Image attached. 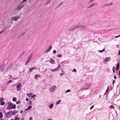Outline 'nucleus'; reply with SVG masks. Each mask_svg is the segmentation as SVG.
I'll use <instances>...</instances> for the list:
<instances>
[{"label": "nucleus", "instance_id": "nucleus-1", "mask_svg": "<svg viewBox=\"0 0 120 120\" xmlns=\"http://www.w3.org/2000/svg\"><path fill=\"white\" fill-rule=\"evenodd\" d=\"M8 104L9 105V108L8 109H14L16 108V105L15 104H14L13 105L11 103H9Z\"/></svg>", "mask_w": 120, "mask_h": 120}, {"label": "nucleus", "instance_id": "nucleus-2", "mask_svg": "<svg viewBox=\"0 0 120 120\" xmlns=\"http://www.w3.org/2000/svg\"><path fill=\"white\" fill-rule=\"evenodd\" d=\"M56 88V85L52 86L49 88V91L51 92H53L55 90Z\"/></svg>", "mask_w": 120, "mask_h": 120}, {"label": "nucleus", "instance_id": "nucleus-3", "mask_svg": "<svg viewBox=\"0 0 120 120\" xmlns=\"http://www.w3.org/2000/svg\"><path fill=\"white\" fill-rule=\"evenodd\" d=\"M11 112V111H10L5 113V117L7 118H9L11 116V114L10 113Z\"/></svg>", "mask_w": 120, "mask_h": 120}, {"label": "nucleus", "instance_id": "nucleus-4", "mask_svg": "<svg viewBox=\"0 0 120 120\" xmlns=\"http://www.w3.org/2000/svg\"><path fill=\"white\" fill-rule=\"evenodd\" d=\"M24 4H20L18 5L16 8L17 10H19L21 9L23 7H24Z\"/></svg>", "mask_w": 120, "mask_h": 120}, {"label": "nucleus", "instance_id": "nucleus-5", "mask_svg": "<svg viewBox=\"0 0 120 120\" xmlns=\"http://www.w3.org/2000/svg\"><path fill=\"white\" fill-rule=\"evenodd\" d=\"M20 17V16L13 17H12L11 19L13 20H14L16 21H17Z\"/></svg>", "mask_w": 120, "mask_h": 120}, {"label": "nucleus", "instance_id": "nucleus-6", "mask_svg": "<svg viewBox=\"0 0 120 120\" xmlns=\"http://www.w3.org/2000/svg\"><path fill=\"white\" fill-rule=\"evenodd\" d=\"M86 70H87L88 71L87 72H93L94 71V70L93 68H86Z\"/></svg>", "mask_w": 120, "mask_h": 120}, {"label": "nucleus", "instance_id": "nucleus-7", "mask_svg": "<svg viewBox=\"0 0 120 120\" xmlns=\"http://www.w3.org/2000/svg\"><path fill=\"white\" fill-rule=\"evenodd\" d=\"M22 86L21 85V83H19L18 85H17L16 86L17 88V91H19L20 90V89H21Z\"/></svg>", "mask_w": 120, "mask_h": 120}, {"label": "nucleus", "instance_id": "nucleus-8", "mask_svg": "<svg viewBox=\"0 0 120 120\" xmlns=\"http://www.w3.org/2000/svg\"><path fill=\"white\" fill-rule=\"evenodd\" d=\"M86 28L85 26L81 25H78V28H80L81 29H84Z\"/></svg>", "mask_w": 120, "mask_h": 120}, {"label": "nucleus", "instance_id": "nucleus-9", "mask_svg": "<svg viewBox=\"0 0 120 120\" xmlns=\"http://www.w3.org/2000/svg\"><path fill=\"white\" fill-rule=\"evenodd\" d=\"M52 48V46L51 45L48 48V49L45 51V52L46 53L50 51Z\"/></svg>", "mask_w": 120, "mask_h": 120}, {"label": "nucleus", "instance_id": "nucleus-10", "mask_svg": "<svg viewBox=\"0 0 120 120\" xmlns=\"http://www.w3.org/2000/svg\"><path fill=\"white\" fill-rule=\"evenodd\" d=\"M110 58L109 57L105 58L104 59L103 61L104 62H108L110 60Z\"/></svg>", "mask_w": 120, "mask_h": 120}, {"label": "nucleus", "instance_id": "nucleus-11", "mask_svg": "<svg viewBox=\"0 0 120 120\" xmlns=\"http://www.w3.org/2000/svg\"><path fill=\"white\" fill-rule=\"evenodd\" d=\"M50 61H47L50 62L52 64H55V62L54 60L52 59H50Z\"/></svg>", "mask_w": 120, "mask_h": 120}, {"label": "nucleus", "instance_id": "nucleus-12", "mask_svg": "<svg viewBox=\"0 0 120 120\" xmlns=\"http://www.w3.org/2000/svg\"><path fill=\"white\" fill-rule=\"evenodd\" d=\"M80 46L81 45L80 44L76 45L75 46V48L76 49L79 48Z\"/></svg>", "mask_w": 120, "mask_h": 120}, {"label": "nucleus", "instance_id": "nucleus-13", "mask_svg": "<svg viewBox=\"0 0 120 120\" xmlns=\"http://www.w3.org/2000/svg\"><path fill=\"white\" fill-rule=\"evenodd\" d=\"M63 3H64V2H61V3H60V4H58V5H57V6H56V8H59L60 6L62 5L63 4Z\"/></svg>", "mask_w": 120, "mask_h": 120}, {"label": "nucleus", "instance_id": "nucleus-14", "mask_svg": "<svg viewBox=\"0 0 120 120\" xmlns=\"http://www.w3.org/2000/svg\"><path fill=\"white\" fill-rule=\"evenodd\" d=\"M86 86H87L88 87L87 88H85V89H84L83 90H87L90 87V85L89 84H87L86 85Z\"/></svg>", "mask_w": 120, "mask_h": 120}, {"label": "nucleus", "instance_id": "nucleus-15", "mask_svg": "<svg viewBox=\"0 0 120 120\" xmlns=\"http://www.w3.org/2000/svg\"><path fill=\"white\" fill-rule=\"evenodd\" d=\"M59 69V68H56L55 69H52L51 70V71H57Z\"/></svg>", "mask_w": 120, "mask_h": 120}, {"label": "nucleus", "instance_id": "nucleus-16", "mask_svg": "<svg viewBox=\"0 0 120 120\" xmlns=\"http://www.w3.org/2000/svg\"><path fill=\"white\" fill-rule=\"evenodd\" d=\"M53 106V104L51 103V104L49 106V108L50 109H52Z\"/></svg>", "mask_w": 120, "mask_h": 120}, {"label": "nucleus", "instance_id": "nucleus-17", "mask_svg": "<svg viewBox=\"0 0 120 120\" xmlns=\"http://www.w3.org/2000/svg\"><path fill=\"white\" fill-rule=\"evenodd\" d=\"M25 52L24 51H23L22 52V53L19 55V57L21 58L23 56V55L24 54Z\"/></svg>", "mask_w": 120, "mask_h": 120}, {"label": "nucleus", "instance_id": "nucleus-18", "mask_svg": "<svg viewBox=\"0 0 120 120\" xmlns=\"http://www.w3.org/2000/svg\"><path fill=\"white\" fill-rule=\"evenodd\" d=\"M68 62L67 61H63L60 64V65H63L65 63H67Z\"/></svg>", "mask_w": 120, "mask_h": 120}, {"label": "nucleus", "instance_id": "nucleus-19", "mask_svg": "<svg viewBox=\"0 0 120 120\" xmlns=\"http://www.w3.org/2000/svg\"><path fill=\"white\" fill-rule=\"evenodd\" d=\"M17 113V111H14L12 113V114L13 115H15Z\"/></svg>", "mask_w": 120, "mask_h": 120}, {"label": "nucleus", "instance_id": "nucleus-20", "mask_svg": "<svg viewBox=\"0 0 120 120\" xmlns=\"http://www.w3.org/2000/svg\"><path fill=\"white\" fill-rule=\"evenodd\" d=\"M0 104L2 105H3L5 104V102L4 101H2L0 102Z\"/></svg>", "mask_w": 120, "mask_h": 120}, {"label": "nucleus", "instance_id": "nucleus-21", "mask_svg": "<svg viewBox=\"0 0 120 120\" xmlns=\"http://www.w3.org/2000/svg\"><path fill=\"white\" fill-rule=\"evenodd\" d=\"M61 100H59L56 103V105H58L59 104L60 102H61Z\"/></svg>", "mask_w": 120, "mask_h": 120}, {"label": "nucleus", "instance_id": "nucleus-22", "mask_svg": "<svg viewBox=\"0 0 120 120\" xmlns=\"http://www.w3.org/2000/svg\"><path fill=\"white\" fill-rule=\"evenodd\" d=\"M3 117L2 115V114L1 112H0V118H2Z\"/></svg>", "mask_w": 120, "mask_h": 120}, {"label": "nucleus", "instance_id": "nucleus-23", "mask_svg": "<svg viewBox=\"0 0 120 120\" xmlns=\"http://www.w3.org/2000/svg\"><path fill=\"white\" fill-rule=\"evenodd\" d=\"M27 96L29 97H30L32 95V93H29L28 94H27Z\"/></svg>", "mask_w": 120, "mask_h": 120}, {"label": "nucleus", "instance_id": "nucleus-24", "mask_svg": "<svg viewBox=\"0 0 120 120\" xmlns=\"http://www.w3.org/2000/svg\"><path fill=\"white\" fill-rule=\"evenodd\" d=\"M36 96V95H35V94H33L31 96V98L32 99L33 98H34Z\"/></svg>", "mask_w": 120, "mask_h": 120}, {"label": "nucleus", "instance_id": "nucleus-25", "mask_svg": "<svg viewBox=\"0 0 120 120\" xmlns=\"http://www.w3.org/2000/svg\"><path fill=\"white\" fill-rule=\"evenodd\" d=\"M64 72L63 71V70H62L61 73L60 74V76L64 74Z\"/></svg>", "mask_w": 120, "mask_h": 120}, {"label": "nucleus", "instance_id": "nucleus-26", "mask_svg": "<svg viewBox=\"0 0 120 120\" xmlns=\"http://www.w3.org/2000/svg\"><path fill=\"white\" fill-rule=\"evenodd\" d=\"M105 50V49H104L102 50H99L98 51L100 52H103Z\"/></svg>", "mask_w": 120, "mask_h": 120}, {"label": "nucleus", "instance_id": "nucleus-27", "mask_svg": "<svg viewBox=\"0 0 120 120\" xmlns=\"http://www.w3.org/2000/svg\"><path fill=\"white\" fill-rule=\"evenodd\" d=\"M39 76V75H35L34 76V79H37L38 77V76Z\"/></svg>", "mask_w": 120, "mask_h": 120}, {"label": "nucleus", "instance_id": "nucleus-28", "mask_svg": "<svg viewBox=\"0 0 120 120\" xmlns=\"http://www.w3.org/2000/svg\"><path fill=\"white\" fill-rule=\"evenodd\" d=\"M76 59L77 60L81 61L82 59V58L81 57V58H80V59H78V58H76Z\"/></svg>", "mask_w": 120, "mask_h": 120}, {"label": "nucleus", "instance_id": "nucleus-29", "mask_svg": "<svg viewBox=\"0 0 120 120\" xmlns=\"http://www.w3.org/2000/svg\"><path fill=\"white\" fill-rule=\"evenodd\" d=\"M35 68H30V69H29V72H31L32 71V70L33 69H35Z\"/></svg>", "mask_w": 120, "mask_h": 120}, {"label": "nucleus", "instance_id": "nucleus-30", "mask_svg": "<svg viewBox=\"0 0 120 120\" xmlns=\"http://www.w3.org/2000/svg\"><path fill=\"white\" fill-rule=\"evenodd\" d=\"M74 29L73 28V27L70 28V29L69 30H68L69 31H73V30H74Z\"/></svg>", "mask_w": 120, "mask_h": 120}, {"label": "nucleus", "instance_id": "nucleus-31", "mask_svg": "<svg viewBox=\"0 0 120 120\" xmlns=\"http://www.w3.org/2000/svg\"><path fill=\"white\" fill-rule=\"evenodd\" d=\"M17 100V98L15 97H14L13 98L12 100L14 101H15Z\"/></svg>", "mask_w": 120, "mask_h": 120}, {"label": "nucleus", "instance_id": "nucleus-32", "mask_svg": "<svg viewBox=\"0 0 120 120\" xmlns=\"http://www.w3.org/2000/svg\"><path fill=\"white\" fill-rule=\"evenodd\" d=\"M51 0H48L47 1V3L45 4V5L49 3L50 2Z\"/></svg>", "mask_w": 120, "mask_h": 120}, {"label": "nucleus", "instance_id": "nucleus-33", "mask_svg": "<svg viewBox=\"0 0 120 120\" xmlns=\"http://www.w3.org/2000/svg\"><path fill=\"white\" fill-rule=\"evenodd\" d=\"M20 101L19 100L18 101H16V104L17 105L18 104L20 103Z\"/></svg>", "mask_w": 120, "mask_h": 120}, {"label": "nucleus", "instance_id": "nucleus-34", "mask_svg": "<svg viewBox=\"0 0 120 120\" xmlns=\"http://www.w3.org/2000/svg\"><path fill=\"white\" fill-rule=\"evenodd\" d=\"M74 29H76V28H78V26H75L74 27H73Z\"/></svg>", "mask_w": 120, "mask_h": 120}, {"label": "nucleus", "instance_id": "nucleus-35", "mask_svg": "<svg viewBox=\"0 0 120 120\" xmlns=\"http://www.w3.org/2000/svg\"><path fill=\"white\" fill-rule=\"evenodd\" d=\"M4 100V99L3 98H0V102L3 101Z\"/></svg>", "mask_w": 120, "mask_h": 120}, {"label": "nucleus", "instance_id": "nucleus-36", "mask_svg": "<svg viewBox=\"0 0 120 120\" xmlns=\"http://www.w3.org/2000/svg\"><path fill=\"white\" fill-rule=\"evenodd\" d=\"M72 72H75L76 73V69H75L74 68L72 71Z\"/></svg>", "mask_w": 120, "mask_h": 120}, {"label": "nucleus", "instance_id": "nucleus-37", "mask_svg": "<svg viewBox=\"0 0 120 120\" xmlns=\"http://www.w3.org/2000/svg\"><path fill=\"white\" fill-rule=\"evenodd\" d=\"M5 64H3L2 65H1L0 66V68H4V66Z\"/></svg>", "mask_w": 120, "mask_h": 120}, {"label": "nucleus", "instance_id": "nucleus-38", "mask_svg": "<svg viewBox=\"0 0 120 120\" xmlns=\"http://www.w3.org/2000/svg\"><path fill=\"white\" fill-rule=\"evenodd\" d=\"M71 90H70L68 89L65 92V93H66L67 92H69L71 91Z\"/></svg>", "mask_w": 120, "mask_h": 120}, {"label": "nucleus", "instance_id": "nucleus-39", "mask_svg": "<svg viewBox=\"0 0 120 120\" xmlns=\"http://www.w3.org/2000/svg\"><path fill=\"white\" fill-rule=\"evenodd\" d=\"M28 108L29 110H30L32 108V106H29L28 107Z\"/></svg>", "mask_w": 120, "mask_h": 120}, {"label": "nucleus", "instance_id": "nucleus-40", "mask_svg": "<svg viewBox=\"0 0 120 120\" xmlns=\"http://www.w3.org/2000/svg\"><path fill=\"white\" fill-rule=\"evenodd\" d=\"M97 4H98V3H95L93 4H92V5L93 6H96V5H97Z\"/></svg>", "mask_w": 120, "mask_h": 120}, {"label": "nucleus", "instance_id": "nucleus-41", "mask_svg": "<svg viewBox=\"0 0 120 120\" xmlns=\"http://www.w3.org/2000/svg\"><path fill=\"white\" fill-rule=\"evenodd\" d=\"M20 118H15L14 120H19Z\"/></svg>", "mask_w": 120, "mask_h": 120}, {"label": "nucleus", "instance_id": "nucleus-42", "mask_svg": "<svg viewBox=\"0 0 120 120\" xmlns=\"http://www.w3.org/2000/svg\"><path fill=\"white\" fill-rule=\"evenodd\" d=\"M93 6L92 5V4H91L89 6L87 7V8H90L91 7H92Z\"/></svg>", "mask_w": 120, "mask_h": 120}, {"label": "nucleus", "instance_id": "nucleus-43", "mask_svg": "<svg viewBox=\"0 0 120 120\" xmlns=\"http://www.w3.org/2000/svg\"><path fill=\"white\" fill-rule=\"evenodd\" d=\"M6 28L3 30L1 32H0V34H1L2 33H3L5 31V30Z\"/></svg>", "mask_w": 120, "mask_h": 120}, {"label": "nucleus", "instance_id": "nucleus-44", "mask_svg": "<svg viewBox=\"0 0 120 120\" xmlns=\"http://www.w3.org/2000/svg\"><path fill=\"white\" fill-rule=\"evenodd\" d=\"M27 0H23L22 2H21V4L23 3L24 2L26 1Z\"/></svg>", "mask_w": 120, "mask_h": 120}, {"label": "nucleus", "instance_id": "nucleus-45", "mask_svg": "<svg viewBox=\"0 0 120 120\" xmlns=\"http://www.w3.org/2000/svg\"><path fill=\"white\" fill-rule=\"evenodd\" d=\"M120 36V34L118 36H115L114 37L115 38H117L119 37Z\"/></svg>", "mask_w": 120, "mask_h": 120}, {"label": "nucleus", "instance_id": "nucleus-46", "mask_svg": "<svg viewBox=\"0 0 120 120\" xmlns=\"http://www.w3.org/2000/svg\"><path fill=\"white\" fill-rule=\"evenodd\" d=\"M109 86H108L107 89L106 90V91L107 92V91H108V90L109 89Z\"/></svg>", "mask_w": 120, "mask_h": 120}, {"label": "nucleus", "instance_id": "nucleus-47", "mask_svg": "<svg viewBox=\"0 0 120 120\" xmlns=\"http://www.w3.org/2000/svg\"><path fill=\"white\" fill-rule=\"evenodd\" d=\"M110 107L111 109H114V107L113 105H111L110 106Z\"/></svg>", "mask_w": 120, "mask_h": 120}, {"label": "nucleus", "instance_id": "nucleus-48", "mask_svg": "<svg viewBox=\"0 0 120 120\" xmlns=\"http://www.w3.org/2000/svg\"><path fill=\"white\" fill-rule=\"evenodd\" d=\"M62 56V55L61 54H59L57 56L60 57H61Z\"/></svg>", "mask_w": 120, "mask_h": 120}, {"label": "nucleus", "instance_id": "nucleus-49", "mask_svg": "<svg viewBox=\"0 0 120 120\" xmlns=\"http://www.w3.org/2000/svg\"><path fill=\"white\" fill-rule=\"evenodd\" d=\"M119 63H118L117 64L116 68H119Z\"/></svg>", "mask_w": 120, "mask_h": 120}, {"label": "nucleus", "instance_id": "nucleus-50", "mask_svg": "<svg viewBox=\"0 0 120 120\" xmlns=\"http://www.w3.org/2000/svg\"><path fill=\"white\" fill-rule=\"evenodd\" d=\"M12 82V81L11 80H9L8 82V84H9L11 82Z\"/></svg>", "mask_w": 120, "mask_h": 120}, {"label": "nucleus", "instance_id": "nucleus-51", "mask_svg": "<svg viewBox=\"0 0 120 120\" xmlns=\"http://www.w3.org/2000/svg\"><path fill=\"white\" fill-rule=\"evenodd\" d=\"M94 105H92L90 108V110L92 109L94 107Z\"/></svg>", "mask_w": 120, "mask_h": 120}, {"label": "nucleus", "instance_id": "nucleus-52", "mask_svg": "<svg viewBox=\"0 0 120 120\" xmlns=\"http://www.w3.org/2000/svg\"><path fill=\"white\" fill-rule=\"evenodd\" d=\"M56 52V51L55 50H54L53 51V53H55Z\"/></svg>", "mask_w": 120, "mask_h": 120}, {"label": "nucleus", "instance_id": "nucleus-53", "mask_svg": "<svg viewBox=\"0 0 120 120\" xmlns=\"http://www.w3.org/2000/svg\"><path fill=\"white\" fill-rule=\"evenodd\" d=\"M113 69V73H115V68L114 69V68H112Z\"/></svg>", "mask_w": 120, "mask_h": 120}, {"label": "nucleus", "instance_id": "nucleus-54", "mask_svg": "<svg viewBox=\"0 0 120 120\" xmlns=\"http://www.w3.org/2000/svg\"><path fill=\"white\" fill-rule=\"evenodd\" d=\"M29 104L30 105H32V102L31 101H29Z\"/></svg>", "mask_w": 120, "mask_h": 120}, {"label": "nucleus", "instance_id": "nucleus-55", "mask_svg": "<svg viewBox=\"0 0 120 120\" xmlns=\"http://www.w3.org/2000/svg\"><path fill=\"white\" fill-rule=\"evenodd\" d=\"M29 120H33L32 118L31 117H29Z\"/></svg>", "mask_w": 120, "mask_h": 120}, {"label": "nucleus", "instance_id": "nucleus-56", "mask_svg": "<svg viewBox=\"0 0 120 120\" xmlns=\"http://www.w3.org/2000/svg\"><path fill=\"white\" fill-rule=\"evenodd\" d=\"M115 81L114 80H113L112 81V84L113 85H114V83H115Z\"/></svg>", "mask_w": 120, "mask_h": 120}, {"label": "nucleus", "instance_id": "nucleus-57", "mask_svg": "<svg viewBox=\"0 0 120 120\" xmlns=\"http://www.w3.org/2000/svg\"><path fill=\"white\" fill-rule=\"evenodd\" d=\"M94 0H91L89 1V3H91Z\"/></svg>", "mask_w": 120, "mask_h": 120}, {"label": "nucleus", "instance_id": "nucleus-58", "mask_svg": "<svg viewBox=\"0 0 120 120\" xmlns=\"http://www.w3.org/2000/svg\"><path fill=\"white\" fill-rule=\"evenodd\" d=\"M18 115H16L15 116V118H18L17 117H18Z\"/></svg>", "mask_w": 120, "mask_h": 120}, {"label": "nucleus", "instance_id": "nucleus-59", "mask_svg": "<svg viewBox=\"0 0 120 120\" xmlns=\"http://www.w3.org/2000/svg\"><path fill=\"white\" fill-rule=\"evenodd\" d=\"M113 4V3H109V4H108V5H112Z\"/></svg>", "mask_w": 120, "mask_h": 120}, {"label": "nucleus", "instance_id": "nucleus-60", "mask_svg": "<svg viewBox=\"0 0 120 120\" xmlns=\"http://www.w3.org/2000/svg\"><path fill=\"white\" fill-rule=\"evenodd\" d=\"M109 5L108 4H105L104 5V6H106Z\"/></svg>", "mask_w": 120, "mask_h": 120}, {"label": "nucleus", "instance_id": "nucleus-61", "mask_svg": "<svg viewBox=\"0 0 120 120\" xmlns=\"http://www.w3.org/2000/svg\"><path fill=\"white\" fill-rule=\"evenodd\" d=\"M23 112L22 110H21L20 111V113H22Z\"/></svg>", "mask_w": 120, "mask_h": 120}, {"label": "nucleus", "instance_id": "nucleus-62", "mask_svg": "<svg viewBox=\"0 0 120 120\" xmlns=\"http://www.w3.org/2000/svg\"><path fill=\"white\" fill-rule=\"evenodd\" d=\"M28 62H28L27 61L26 62H25V64L26 65H27Z\"/></svg>", "mask_w": 120, "mask_h": 120}, {"label": "nucleus", "instance_id": "nucleus-63", "mask_svg": "<svg viewBox=\"0 0 120 120\" xmlns=\"http://www.w3.org/2000/svg\"><path fill=\"white\" fill-rule=\"evenodd\" d=\"M118 55H120V49L119 51V52L118 53Z\"/></svg>", "mask_w": 120, "mask_h": 120}, {"label": "nucleus", "instance_id": "nucleus-64", "mask_svg": "<svg viewBox=\"0 0 120 120\" xmlns=\"http://www.w3.org/2000/svg\"><path fill=\"white\" fill-rule=\"evenodd\" d=\"M31 57H32L31 56H30L29 57V58H28V59H30H30H31Z\"/></svg>", "mask_w": 120, "mask_h": 120}]
</instances>
